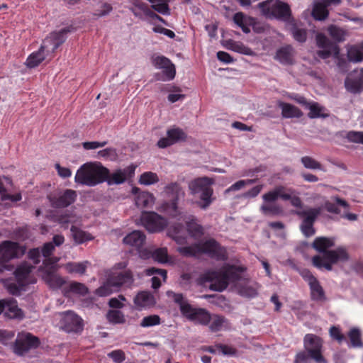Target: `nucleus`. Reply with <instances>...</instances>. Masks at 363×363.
<instances>
[{
  "instance_id": "50",
  "label": "nucleus",
  "mask_w": 363,
  "mask_h": 363,
  "mask_svg": "<svg viewBox=\"0 0 363 363\" xmlns=\"http://www.w3.org/2000/svg\"><path fill=\"white\" fill-rule=\"evenodd\" d=\"M130 4L132 6L129 9L135 17L140 18L147 8V5L140 0H130Z\"/></svg>"
},
{
  "instance_id": "40",
  "label": "nucleus",
  "mask_w": 363,
  "mask_h": 363,
  "mask_svg": "<svg viewBox=\"0 0 363 363\" xmlns=\"http://www.w3.org/2000/svg\"><path fill=\"white\" fill-rule=\"evenodd\" d=\"M72 235L75 242L81 244L86 241L93 240V236L91 234L82 230L77 227L72 226L71 228Z\"/></svg>"
},
{
  "instance_id": "17",
  "label": "nucleus",
  "mask_w": 363,
  "mask_h": 363,
  "mask_svg": "<svg viewBox=\"0 0 363 363\" xmlns=\"http://www.w3.org/2000/svg\"><path fill=\"white\" fill-rule=\"evenodd\" d=\"M77 193L72 189H67L62 193L49 197L51 206L55 208H65L74 202Z\"/></svg>"
},
{
  "instance_id": "29",
  "label": "nucleus",
  "mask_w": 363,
  "mask_h": 363,
  "mask_svg": "<svg viewBox=\"0 0 363 363\" xmlns=\"http://www.w3.org/2000/svg\"><path fill=\"white\" fill-rule=\"evenodd\" d=\"M277 6H276L275 11L272 13L274 15H270L269 18H277L283 21H288L290 18L291 11L289 6L284 3L277 0Z\"/></svg>"
},
{
  "instance_id": "7",
  "label": "nucleus",
  "mask_w": 363,
  "mask_h": 363,
  "mask_svg": "<svg viewBox=\"0 0 363 363\" xmlns=\"http://www.w3.org/2000/svg\"><path fill=\"white\" fill-rule=\"evenodd\" d=\"M316 43L318 46L323 49L322 50L318 51V55L323 59H327L330 56H333L337 67L342 71H345L343 67L346 64V62L340 57L338 46L336 44L330 43L324 35L320 33L316 35Z\"/></svg>"
},
{
  "instance_id": "16",
  "label": "nucleus",
  "mask_w": 363,
  "mask_h": 363,
  "mask_svg": "<svg viewBox=\"0 0 363 363\" xmlns=\"http://www.w3.org/2000/svg\"><path fill=\"white\" fill-rule=\"evenodd\" d=\"M152 65L157 69H163L164 77L158 78L161 80H172L174 78L176 70L171 61L164 56H157L152 58Z\"/></svg>"
},
{
  "instance_id": "5",
  "label": "nucleus",
  "mask_w": 363,
  "mask_h": 363,
  "mask_svg": "<svg viewBox=\"0 0 363 363\" xmlns=\"http://www.w3.org/2000/svg\"><path fill=\"white\" fill-rule=\"evenodd\" d=\"M167 296L179 306L182 314L189 320L202 325H207L211 320V315L204 309L193 308L182 294L167 291Z\"/></svg>"
},
{
  "instance_id": "20",
  "label": "nucleus",
  "mask_w": 363,
  "mask_h": 363,
  "mask_svg": "<svg viewBox=\"0 0 363 363\" xmlns=\"http://www.w3.org/2000/svg\"><path fill=\"white\" fill-rule=\"evenodd\" d=\"M341 0H317L314 2L312 15L315 19L322 21L328 16V7L332 5H337Z\"/></svg>"
},
{
  "instance_id": "43",
  "label": "nucleus",
  "mask_w": 363,
  "mask_h": 363,
  "mask_svg": "<svg viewBox=\"0 0 363 363\" xmlns=\"http://www.w3.org/2000/svg\"><path fill=\"white\" fill-rule=\"evenodd\" d=\"M152 8L162 15H169V0H152L150 2Z\"/></svg>"
},
{
  "instance_id": "52",
  "label": "nucleus",
  "mask_w": 363,
  "mask_h": 363,
  "mask_svg": "<svg viewBox=\"0 0 363 363\" xmlns=\"http://www.w3.org/2000/svg\"><path fill=\"white\" fill-rule=\"evenodd\" d=\"M108 322L113 324H122L125 322L123 313L117 310H110L106 314Z\"/></svg>"
},
{
  "instance_id": "38",
  "label": "nucleus",
  "mask_w": 363,
  "mask_h": 363,
  "mask_svg": "<svg viewBox=\"0 0 363 363\" xmlns=\"http://www.w3.org/2000/svg\"><path fill=\"white\" fill-rule=\"evenodd\" d=\"M347 57L350 61L359 62L363 60V43L352 45L347 49Z\"/></svg>"
},
{
  "instance_id": "42",
  "label": "nucleus",
  "mask_w": 363,
  "mask_h": 363,
  "mask_svg": "<svg viewBox=\"0 0 363 363\" xmlns=\"http://www.w3.org/2000/svg\"><path fill=\"white\" fill-rule=\"evenodd\" d=\"M311 289V294L312 298L316 301H323L325 300V294L323 289L320 286L319 281L315 280L309 284Z\"/></svg>"
},
{
  "instance_id": "27",
  "label": "nucleus",
  "mask_w": 363,
  "mask_h": 363,
  "mask_svg": "<svg viewBox=\"0 0 363 363\" xmlns=\"http://www.w3.org/2000/svg\"><path fill=\"white\" fill-rule=\"evenodd\" d=\"M233 21L245 33H249L250 32V26L255 24L254 18L245 16L241 12L235 14Z\"/></svg>"
},
{
  "instance_id": "9",
  "label": "nucleus",
  "mask_w": 363,
  "mask_h": 363,
  "mask_svg": "<svg viewBox=\"0 0 363 363\" xmlns=\"http://www.w3.org/2000/svg\"><path fill=\"white\" fill-rule=\"evenodd\" d=\"M320 208H311L296 212L299 216L303 218L301 225V230L306 237L314 235L315 230L313 225L317 216L320 213Z\"/></svg>"
},
{
  "instance_id": "44",
  "label": "nucleus",
  "mask_w": 363,
  "mask_h": 363,
  "mask_svg": "<svg viewBox=\"0 0 363 363\" xmlns=\"http://www.w3.org/2000/svg\"><path fill=\"white\" fill-rule=\"evenodd\" d=\"M159 182L157 174L152 172H145L143 173L138 179L139 184L145 186L155 184Z\"/></svg>"
},
{
  "instance_id": "10",
  "label": "nucleus",
  "mask_w": 363,
  "mask_h": 363,
  "mask_svg": "<svg viewBox=\"0 0 363 363\" xmlns=\"http://www.w3.org/2000/svg\"><path fill=\"white\" fill-rule=\"evenodd\" d=\"M145 241V235L139 230H134L128 234L123 240L125 245L135 247L142 259H148L150 257V253L147 249H143Z\"/></svg>"
},
{
  "instance_id": "8",
  "label": "nucleus",
  "mask_w": 363,
  "mask_h": 363,
  "mask_svg": "<svg viewBox=\"0 0 363 363\" xmlns=\"http://www.w3.org/2000/svg\"><path fill=\"white\" fill-rule=\"evenodd\" d=\"M164 194L166 196L173 199L170 203L164 204V211L172 216H177L178 213L177 200L184 196V192L178 183L173 182L164 186Z\"/></svg>"
},
{
  "instance_id": "34",
  "label": "nucleus",
  "mask_w": 363,
  "mask_h": 363,
  "mask_svg": "<svg viewBox=\"0 0 363 363\" xmlns=\"http://www.w3.org/2000/svg\"><path fill=\"white\" fill-rule=\"evenodd\" d=\"M278 104L284 118H299L303 115L301 110L294 105L284 102H279Z\"/></svg>"
},
{
  "instance_id": "53",
  "label": "nucleus",
  "mask_w": 363,
  "mask_h": 363,
  "mask_svg": "<svg viewBox=\"0 0 363 363\" xmlns=\"http://www.w3.org/2000/svg\"><path fill=\"white\" fill-rule=\"evenodd\" d=\"M260 211L266 216L278 215L281 212V208L272 203H264L260 206Z\"/></svg>"
},
{
  "instance_id": "63",
  "label": "nucleus",
  "mask_w": 363,
  "mask_h": 363,
  "mask_svg": "<svg viewBox=\"0 0 363 363\" xmlns=\"http://www.w3.org/2000/svg\"><path fill=\"white\" fill-rule=\"evenodd\" d=\"M264 203H272L277 201L278 197L277 187L262 195Z\"/></svg>"
},
{
  "instance_id": "23",
  "label": "nucleus",
  "mask_w": 363,
  "mask_h": 363,
  "mask_svg": "<svg viewBox=\"0 0 363 363\" xmlns=\"http://www.w3.org/2000/svg\"><path fill=\"white\" fill-rule=\"evenodd\" d=\"M156 303L154 296L150 292L141 291L134 298V303L139 309L150 308Z\"/></svg>"
},
{
  "instance_id": "61",
  "label": "nucleus",
  "mask_w": 363,
  "mask_h": 363,
  "mask_svg": "<svg viewBox=\"0 0 363 363\" xmlns=\"http://www.w3.org/2000/svg\"><path fill=\"white\" fill-rule=\"evenodd\" d=\"M278 197L283 200H289L291 199V195L294 194V191L289 189H286L282 186H277Z\"/></svg>"
},
{
  "instance_id": "19",
  "label": "nucleus",
  "mask_w": 363,
  "mask_h": 363,
  "mask_svg": "<svg viewBox=\"0 0 363 363\" xmlns=\"http://www.w3.org/2000/svg\"><path fill=\"white\" fill-rule=\"evenodd\" d=\"M167 137L161 138L157 142L158 147L164 148L170 146L176 143L185 140L186 138V133L179 128H172L167 130Z\"/></svg>"
},
{
  "instance_id": "55",
  "label": "nucleus",
  "mask_w": 363,
  "mask_h": 363,
  "mask_svg": "<svg viewBox=\"0 0 363 363\" xmlns=\"http://www.w3.org/2000/svg\"><path fill=\"white\" fill-rule=\"evenodd\" d=\"M161 320L158 315H150L144 317L140 325L143 328H149L155 325H158L160 324Z\"/></svg>"
},
{
  "instance_id": "30",
  "label": "nucleus",
  "mask_w": 363,
  "mask_h": 363,
  "mask_svg": "<svg viewBox=\"0 0 363 363\" xmlns=\"http://www.w3.org/2000/svg\"><path fill=\"white\" fill-rule=\"evenodd\" d=\"M42 277L46 284L52 289H59L65 284V280L61 277L48 270L43 272Z\"/></svg>"
},
{
  "instance_id": "59",
  "label": "nucleus",
  "mask_w": 363,
  "mask_h": 363,
  "mask_svg": "<svg viewBox=\"0 0 363 363\" xmlns=\"http://www.w3.org/2000/svg\"><path fill=\"white\" fill-rule=\"evenodd\" d=\"M208 351L212 353H218L225 355H234L236 353V350L234 348L224 345H216L214 349L211 348Z\"/></svg>"
},
{
  "instance_id": "45",
  "label": "nucleus",
  "mask_w": 363,
  "mask_h": 363,
  "mask_svg": "<svg viewBox=\"0 0 363 363\" xmlns=\"http://www.w3.org/2000/svg\"><path fill=\"white\" fill-rule=\"evenodd\" d=\"M301 162L306 169L312 170H324L321 163L312 157L303 156L301 158Z\"/></svg>"
},
{
  "instance_id": "35",
  "label": "nucleus",
  "mask_w": 363,
  "mask_h": 363,
  "mask_svg": "<svg viewBox=\"0 0 363 363\" xmlns=\"http://www.w3.org/2000/svg\"><path fill=\"white\" fill-rule=\"evenodd\" d=\"M210 330L212 332H217L230 327L229 323L224 317L218 315H211Z\"/></svg>"
},
{
  "instance_id": "6",
  "label": "nucleus",
  "mask_w": 363,
  "mask_h": 363,
  "mask_svg": "<svg viewBox=\"0 0 363 363\" xmlns=\"http://www.w3.org/2000/svg\"><path fill=\"white\" fill-rule=\"evenodd\" d=\"M213 184V180L206 177L195 179L189 184L191 194H199L200 201L197 205L202 209L207 208L213 200V190L211 188Z\"/></svg>"
},
{
  "instance_id": "48",
  "label": "nucleus",
  "mask_w": 363,
  "mask_h": 363,
  "mask_svg": "<svg viewBox=\"0 0 363 363\" xmlns=\"http://www.w3.org/2000/svg\"><path fill=\"white\" fill-rule=\"evenodd\" d=\"M149 252L150 253V257L157 262L167 263L169 261L167 250L165 247L156 249L153 252L149 250Z\"/></svg>"
},
{
  "instance_id": "4",
  "label": "nucleus",
  "mask_w": 363,
  "mask_h": 363,
  "mask_svg": "<svg viewBox=\"0 0 363 363\" xmlns=\"http://www.w3.org/2000/svg\"><path fill=\"white\" fill-rule=\"evenodd\" d=\"M178 251L185 256H196L200 253H205L216 259L225 260L227 259L225 249L220 247L213 239H209L192 246L180 247L178 248Z\"/></svg>"
},
{
  "instance_id": "64",
  "label": "nucleus",
  "mask_w": 363,
  "mask_h": 363,
  "mask_svg": "<svg viewBox=\"0 0 363 363\" xmlns=\"http://www.w3.org/2000/svg\"><path fill=\"white\" fill-rule=\"evenodd\" d=\"M294 39L298 42H304L306 40V31L304 29L294 28L292 30Z\"/></svg>"
},
{
  "instance_id": "37",
  "label": "nucleus",
  "mask_w": 363,
  "mask_h": 363,
  "mask_svg": "<svg viewBox=\"0 0 363 363\" xmlns=\"http://www.w3.org/2000/svg\"><path fill=\"white\" fill-rule=\"evenodd\" d=\"M306 108L310 111L308 114L310 118H326L328 116V114L325 113V108L316 102H309Z\"/></svg>"
},
{
  "instance_id": "1",
  "label": "nucleus",
  "mask_w": 363,
  "mask_h": 363,
  "mask_svg": "<svg viewBox=\"0 0 363 363\" xmlns=\"http://www.w3.org/2000/svg\"><path fill=\"white\" fill-rule=\"evenodd\" d=\"M242 268L225 266L219 272L207 271L201 277L203 281H210L213 290L222 291L228 284H233L238 293L242 296L252 298L257 295L259 286L257 283L242 279Z\"/></svg>"
},
{
  "instance_id": "28",
  "label": "nucleus",
  "mask_w": 363,
  "mask_h": 363,
  "mask_svg": "<svg viewBox=\"0 0 363 363\" xmlns=\"http://www.w3.org/2000/svg\"><path fill=\"white\" fill-rule=\"evenodd\" d=\"M48 54L45 49H42V45L38 51L32 52L26 61V65L28 68H35L38 67L46 57Z\"/></svg>"
},
{
  "instance_id": "36",
  "label": "nucleus",
  "mask_w": 363,
  "mask_h": 363,
  "mask_svg": "<svg viewBox=\"0 0 363 363\" xmlns=\"http://www.w3.org/2000/svg\"><path fill=\"white\" fill-rule=\"evenodd\" d=\"M126 179L125 172L122 170V169H118L113 171L112 173L108 172L105 181H106L109 185H113L123 184Z\"/></svg>"
},
{
  "instance_id": "15",
  "label": "nucleus",
  "mask_w": 363,
  "mask_h": 363,
  "mask_svg": "<svg viewBox=\"0 0 363 363\" xmlns=\"http://www.w3.org/2000/svg\"><path fill=\"white\" fill-rule=\"evenodd\" d=\"M39 345L38 339L30 333L19 334L16 338L14 352L18 355H23L30 348L36 347Z\"/></svg>"
},
{
  "instance_id": "62",
  "label": "nucleus",
  "mask_w": 363,
  "mask_h": 363,
  "mask_svg": "<svg viewBox=\"0 0 363 363\" xmlns=\"http://www.w3.org/2000/svg\"><path fill=\"white\" fill-rule=\"evenodd\" d=\"M70 289L73 292L81 295H84L88 293V288L82 283L73 282L70 284Z\"/></svg>"
},
{
  "instance_id": "26",
  "label": "nucleus",
  "mask_w": 363,
  "mask_h": 363,
  "mask_svg": "<svg viewBox=\"0 0 363 363\" xmlns=\"http://www.w3.org/2000/svg\"><path fill=\"white\" fill-rule=\"evenodd\" d=\"M33 268V267L31 264L26 262L19 265L15 271V276L17 281H20L21 284L24 285L30 283L28 277Z\"/></svg>"
},
{
  "instance_id": "49",
  "label": "nucleus",
  "mask_w": 363,
  "mask_h": 363,
  "mask_svg": "<svg viewBox=\"0 0 363 363\" xmlns=\"http://www.w3.org/2000/svg\"><path fill=\"white\" fill-rule=\"evenodd\" d=\"M187 230L189 235L194 238L199 237L203 234L202 227L194 218H189L186 222Z\"/></svg>"
},
{
  "instance_id": "57",
  "label": "nucleus",
  "mask_w": 363,
  "mask_h": 363,
  "mask_svg": "<svg viewBox=\"0 0 363 363\" xmlns=\"http://www.w3.org/2000/svg\"><path fill=\"white\" fill-rule=\"evenodd\" d=\"M97 157L99 158H104L108 160H116L118 158V154L116 150L113 147H108L97 152Z\"/></svg>"
},
{
  "instance_id": "39",
  "label": "nucleus",
  "mask_w": 363,
  "mask_h": 363,
  "mask_svg": "<svg viewBox=\"0 0 363 363\" xmlns=\"http://www.w3.org/2000/svg\"><path fill=\"white\" fill-rule=\"evenodd\" d=\"M346 89L352 93H359L363 89V79L360 77L352 79L348 77L345 82Z\"/></svg>"
},
{
  "instance_id": "31",
  "label": "nucleus",
  "mask_w": 363,
  "mask_h": 363,
  "mask_svg": "<svg viewBox=\"0 0 363 363\" xmlns=\"http://www.w3.org/2000/svg\"><path fill=\"white\" fill-rule=\"evenodd\" d=\"M294 52L291 46H286L277 50L275 58L282 64H291Z\"/></svg>"
},
{
  "instance_id": "22",
  "label": "nucleus",
  "mask_w": 363,
  "mask_h": 363,
  "mask_svg": "<svg viewBox=\"0 0 363 363\" xmlns=\"http://www.w3.org/2000/svg\"><path fill=\"white\" fill-rule=\"evenodd\" d=\"M132 194L135 195V205L139 208H148L152 206L155 203V197L152 194L147 191H141L138 187L132 188Z\"/></svg>"
},
{
  "instance_id": "56",
  "label": "nucleus",
  "mask_w": 363,
  "mask_h": 363,
  "mask_svg": "<svg viewBox=\"0 0 363 363\" xmlns=\"http://www.w3.org/2000/svg\"><path fill=\"white\" fill-rule=\"evenodd\" d=\"M255 182V179H245L240 180L232 184L230 187L226 189L224 191L225 194H229L231 191H239L243 189L245 186L250 185Z\"/></svg>"
},
{
  "instance_id": "24",
  "label": "nucleus",
  "mask_w": 363,
  "mask_h": 363,
  "mask_svg": "<svg viewBox=\"0 0 363 363\" xmlns=\"http://www.w3.org/2000/svg\"><path fill=\"white\" fill-rule=\"evenodd\" d=\"M110 277L113 279L115 289H118L121 286H130L133 282V274L130 271L114 273Z\"/></svg>"
},
{
  "instance_id": "21",
  "label": "nucleus",
  "mask_w": 363,
  "mask_h": 363,
  "mask_svg": "<svg viewBox=\"0 0 363 363\" xmlns=\"http://www.w3.org/2000/svg\"><path fill=\"white\" fill-rule=\"evenodd\" d=\"M62 323L67 332H79L83 328L82 319L72 311L64 313Z\"/></svg>"
},
{
  "instance_id": "47",
  "label": "nucleus",
  "mask_w": 363,
  "mask_h": 363,
  "mask_svg": "<svg viewBox=\"0 0 363 363\" xmlns=\"http://www.w3.org/2000/svg\"><path fill=\"white\" fill-rule=\"evenodd\" d=\"M113 282L111 277H109L104 285L96 290V294L99 296H107L113 291H118V289H115V286Z\"/></svg>"
},
{
  "instance_id": "25",
  "label": "nucleus",
  "mask_w": 363,
  "mask_h": 363,
  "mask_svg": "<svg viewBox=\"0 0 363 363\" xmlns=\"http://www.w3.org/2000/svg\"><path fill=\"white\" fill-rule=\"evenodd\" d=\"M90 265V262L85 260L79 262H69L62 265V267L69 274L84 275Z\"/></svg>"
},
{
  "instance_id": "54",
  "label": "nucleus",
  "mask_w": 363,
  "mask_h": 363,
  "mask_svg": "<svg viewBox=\"0 0 363 363\" xmlns=\"http://www.w3.org/2000/svg\"><path fill=\"white\" fill-rule=\"evenodd\" d=\"M348 336L354 347H362L363 342L361 340V333L357 328H352L349 332Z\"/></svg>"
},
{
  "instance_id": "11",
  "label": "nucleus",
  "mask_w": 363,
  "mask_h": 363,
  "mask_svg": "<svg viewBox=\"0 0 363 363\" xmlns=\"http://www.w3.org/2000/svg\"><path fill=\"white\" fill-rule=\"evenodd\" d=\"M304 347L315 362L325 363L321 354L322 341L320 337L313 334H307L304 337Z\"/></svg>"
},
{
  "instance_id": "41",
  "label": "nucleus",
  "mask_w": 363,
  "mask_h": 363,
  "mask_svg": "<svg viewBox=\"0 0 363 363\" xmlns=\"http://www.w3.org/2000/svg\"><path fill=\"white\" fill-rule=\"evenodd\" d=\"M277 0H267L259 3L257 6L259 9L262 14L267 18L270 15H274L272 12L275 11L277 6Z\"/></svg>"
},
{
  "instance_id": "60",
  "label": "nucleus",
  "mask_w": 363,
  "mask_h": 363,
  "mask_svg": "<svg viewBox=\"0 0 363 363\" xmlns=\"http://www.w3.org/2000/svg\"><path fill=\"white\" fill-rule=\"evenodd\" d=\"M346 138L350 142L363 144V131H350Z\"/></svg>"
},
{
  "instance_id": "58",
  "label": "nucleus",
  "mask_w": 363,
  "mask_h": 363,
  "mask_svg": "<svg viewBox=\"0 0 363 363\" xmlns=\"http://www.w3.org/2000/svg\"><path fill=\"white\" fill-rule=\"evenodd\" d=\"M328 32L335 40L340 42L345 39L346 32L338 27L331 26L328 28Z\"/></svg>"
},
{
  "instance_id": "3",
  "label": "nucleus",
  "mask_w": 363,
  "mask_h": 363,
  "mask_svg": "<svg viewBox=\"0 0 363 363\" xmlns=\"http://www.w3.org/2000/svg\"><path fill=\"white\" fill-rule=\"evenodd\" d=\"M108 169L99 162H86L76 172V183L88 186H94L105 181Z\"/></svg>"
},
{
  "instance_id": "2",
  "label": "nucleus",
  "mask_w": 363,
  "mask_h": 363,
  "mask_svg": "<svg viewBox=\"0 0 363 363\" xmlns=\"http://www.w3.org/2000/svg\"><path fill=\"white\" fill-rule=\"evenodd\" d=\"M334 246L333 238L319 237L315 239L313 247L318 252H323V255L313 257V265L318 269H325L331 271L333 264L342 262L348 259V255L345 249L337 248L335 250H328Z\"/></svg>"
},
{
  "instance_id": "46",
  "label": "nucleus",
  "mask_w": 363,
  "mask_h": 363,
  "mask_svg": "<svg viewBox=\"0 0 363 363\" xmlns=\"http://www.w3.org/2000/svg\"><path fill=\"white\" fill-rule=\"evenodd\" d=\"M229 48L234 52L243 54L245 55H253L254 52L247 46L245 45L241 42L238 41H230L229 42Z\"/></svg>"
},
{
  "instance_id": "32",
  "label": "nucleus",
  "mask_w": 363,
  "mask_h": 363,
  "mask_svg": "<svg viewBox=\"0 0 363 363\" xmlns=\"http://www.w3.org/2000/svg\"><path fill=\"white\" fill-rule=\"evenodd\" d=\"M65 242L64 236L61 235H56L52 238V242H49L44 244L40 252L43 257H48L50 256L55 250V246H60Z\"/></svg>"
},
{
  "instance_id": "12",
  "label": "nucleus",
  "mask_w": 363,
  "mask_h": 363,
  "mask_svg": "<svg viewBox=\"0 0 363 363\" xmlns=\"http://www.w3.org/2000/svg\"><path fill=\"white\" fill-rule=\"evenodd\" d=\"M141 222L144 227L151 233L164 229L167 223L164 218L155 212H145L141 216Z\"/></svg>"
},
{
  "instance_id": "33",
  "label": "nucleus",
  "mask_w": 363,
  "mask_h": 363,
  "mask_svg": "<svg viewBox=\"0 0 363 363\" xmlns=\"http://www.w3.org/2000/svg\"><path fill=\"white\" fill-rule=\"evenodd\" d=\"M168 235L178 244H184L186 241V231L180 225L171 226L168 229Z\"/></svg>"
},
{
  "instance_id": "14",
  "label": "nucleus",
  "mask_w": 363,
  "mask_h": 363,
  "mask_svg": "<svg viewBox=\"0 0 363 363\" xmlns=\"http://www.w3.org/2000/svg\"><path fill=\"white\" fill-rule=\"evenodd\" d=\"M24 250L17 242L4 241L0 244V264L7 266L6 264L12 259L23 254Z\"/></svg>"
},
{
  "instance_id": "51",
  "label": "nucleus",
  "mask_w": 363,
  "mask_h": 363,
  "mask_svg": "<svg viewBox=\"0 0 363 363\" xmlns=\"http://www.w3.org/2000/svg\"><path fill=\"white\" fill-rule=\"evenodd\" d=\"M3 283L7 291L13 295L19 294L23 287L25 286L24 284H21L20 281H18V284H16L11 279L4 280Z\"/></svg>"
},
{
  "instance_id": "18",
  "label": "nucleus",
  "mask_w": 363,
  "mask_h": 363,
  "mask_svg": "<svg viewBox=\"0 0 363 363\" xmlns=\"http://www.w3.org/2000/svg\"><path fill=\"white\" fill-rule=\"evenodd\" d=\"M1 308L4 315L11 319H22L24 317L23 311L18 306L13 298L0 300Z\"/></svg>"
},
{
  "instance_id": "13",
  "label": "nucleus",
  "mask_w": 363,
  "mask_h": 363,
  "mask_svg": "<svg viewBox=\"0 0 363 363\" xmlns=\"http://www.w3.org/2000/svg\"><path fill=\"white\" fill-rule=\"evenodd\" d=\"M69 32L70 30L69 28H63L59 31L50 33L43 40L41 45L42 49H45L47 54L54 52L65 41L66 35Z\"/></svg>"
}]
</instances>
